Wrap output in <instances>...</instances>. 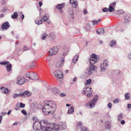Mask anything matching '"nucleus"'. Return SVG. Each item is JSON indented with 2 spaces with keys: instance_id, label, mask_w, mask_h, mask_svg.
I'll list each match as a JSON object with an SVG mask.
<instances>
[{
  "instance_id": "obj_1",
  "label": "nucleus",
  "mask_w": 131,
  "mask_h": 131,
  "mask_svg": "<svg viewBox=\"0 0 131 131\" xmlns=\"http://www.w3.org/2000/svg\"><path fill=\"white\" fill-rule=\"evenodd\" d=\"M56 104L53 101H48L46 102L42 109L44 115H48L49 113H53L56 109Z\"/></svg>"
},
{
  "instance_id": "obj_2",
  "label": "nucleus",
  "mask_w": 131,
  "mask_h": 131,
  "mask_svg": "<svg viewBox=\"0 0 131 131\" xmlns=\"http://www.w3.org/2000/svg\"><path fill=\"white\" fill-rule=\"evenodd\" d=\"M89 61L90 62V66L89 68L86 69L85 73L87 76H89L92 74L93 71H95L97 69V67L94 65L97 61V57L96 55L92 54L90 58L89 59Z\"/></svg>"
},
{
  "instance_id": "obj_3",
  "label": "nucleus",
  "mask_w": 131,
  "mask_h": 131,
  "mask_svg": "<svg viewBox=\"0 0 131 131\" xmlns=\"http://www.w3.org/2000/svg\"><path fill=\"white\" fill-rule=\"evenodd\" d=\"M63 123L61 122L58 125H55L54 123H52L49 122H47V124H45V126L42 127V131H51L53 129V130L57 131L59 129V126H61V124H62Z\"/></svg>"
},
{
  "instance_id": "obj_4",
  "label": "nucleus",
  "mask_w": 131,
  "mask_h": 131,
  "mask_svg": "<svg viewBox=\"0 0 131 131\" xmlns=\"http://www.w3.org/2000/svg\"><path fill=\"white\" fill-rule=\"evenodd\" d=\"M98 98L97 95L94 96L92 99L86 103L85 106L88 108H92L94 107Z\"/></svg>"
},
{
  "instance_id": "obj_5",
  "label": "nucleus",
  "mask_w": 131,
  "mask_h": 131,
  "mask_svg": "<svg viewBox=\"0 0 131 131\" xmlns=\"http://www.w3.org/2000/svg\"><path fill=\"white\" fill-rule=\"evenodd\" d=\"M45 124H47V122L45 123L44 122L41 123V122L39 121H36L33 123V129L35 130H38L41 129L42 131V127L44 126Z\"/></svg>"
},
{
  "instance_id": "obj_6",
  "label": "nucleus",
  "mask_w": 131,
  "mask_h": 131,
  "mask_svg": "<svg viewBox=\"0 0 131 131\" xmlns=\"http://www.w3.org/2000/svg\"><path fill=\"white\" fill-rule=\"evenodd\" d=\"M26 76L29 79L33 80H37L38 79L37 74L35 72L30 71L27 73Z\"/></svg>"
},
{
  "instance_id": "obj_7",
  "label": "nucleus",
  "mask_w": 131,
  "mask_h": 131,
  "mask_svg": "<svg viewBox=\"0 0 131 131\" xmlns=\"http://www.w3.org/2000/svg\"><path fill=\"white\" fill-rule=\"evenodd\" d=\"M25 80L24 77L19 76H18L16 80V83L19 85L23 84L25 82Z\"/></svg>"
},
{
  "instance_id": "obj_8",
  "label": "nucleus",
  "mask_w": 131,
  "mask_h": 131,
  "mask_svg": "<svg viewBox=\"0 0 131 131\" xmlns=\"http://www.w3.org/2000/svg\"><path fill=\"white\" fill-rule=\"evenodd\" d=\"M58 48L57 47H54L51 48L49 52V54L50 56L56 54L58 51Z\"/></svg>"
},
{
  "instance_id": "obj_9",
  "label": "nucleus",
  "mask_w": 131,
  "mask_h": 131,
  "mask_svg": "<svg viewBox=\"0 0 131 131\" xmlns=\"http://www.w3.org/2000/svg\"><path fill=\"white\" fill-rule=\"evenodd\" d=\"M108 65V63L107 61L106 60L104 61L103 63L101 64L100 66V68L101 70L104 71L107 68Z\"/></svg>"
},
{
  "instance_id": "obj_10",
  "label": "nucleus",
  "mask_w": 131,
  "mask_h": 131,
  "mask_svg": "<svg viewBox=\"0 0 131 131\" xmlns=\"http://www.w3.org/2000/svg\"><path fill=\"white\" fill-rule=\"evenodd\" d=\"M54 75L59 78L62 79L63 78V72L59 70H57L55 71L54 73Z\"/></svg>"
},
{
  "instance_id": "obj_11",
  "label": "nucleus",
  "mask_w": 131,
  "mask_h": 131,
  "mask_svg": "<svg viewBox=\"0 0 131 131\" xmlns=\"http://www.w3.org/2000/svg\"><path fill=\"white\" fill-rule=\"evenodd\" d=\"M10 25L8 21H6L3 23L1 25V28L3 31L7 30L10 27Z\"/></svg>"
},
{
  "instance_id": "obj_12",
  "label": "nucleus",
  "mask_w": 131,
  "mask_h": 131,
  "mask_svg": "<svg viewBox=\"0 0 131 131\" xmlns=\"http://www.w3.org/2000/svg\"><path fill=\"white\" fill-rule=\"evenodd\" d=\"M51 91L53 94L56 95H58L60 94V91L58 89L56 88H53L52 89Z\"/></svg>"
},
{
  "instance_id": "obj_13",
  "label": "nucleus",
  "mask_w": 131,
  "mask_h": 131,
  "mask_svg": "<svg viewBox=\"0 0 131 131\" xmlns=\"http://www.w3.org/2000/svg\"><path fill=\"white\" fill-rule=\"evenodd\" d=\"M130 15L129 14H126L124 17V20L125 23H128L130 21Z\"/></svg>"
},
{
  "instance_id": "obj_14",
  "label": "nucleus",
  "mask_w": 131,
  "mask_h": 131,
  "mask_svg": "<svg viewBox=\"0 0 131 131\" xmlns=\"http://www.w3.org/2000/svg\"><path fill=\"white\" fill-rule=\"evenodd\" d=\"M61 61L57 62L56 64V66L57 68H59L61 67L64 63V58H62L61 59Z\"/></svg>"
},
{
  "instance_id": "obj_15",
  "label": "nucleus",
  "mask_w": 131,
  "mask_h": 131,
  "mask_svg": "<svg viewBox=\"0 0 131 131\" xmlns=\"http://www.w3.org/2000/svg\"><path fill=\"white\" fill-rule=\"evenodd\" d=\"M77 0H70V3L72 4V7L74 8H76L77 6Z\"/></svg>"
},
{
  "instance_id": "obj_16",
  "label": "nucleus",
  "mask_w": 131,
  "mask_h": 131,
  "mask_svg": "<svg viewBox=\"0 0 131 131\" xmlns=\"http://www.w3.org/2000/svg\"><path fill=\"white\" fill-rule=\"evenodd\" d=\"M97 33L100 35H102L104 33V29L103 28H100L96 30Z\"/></svg>"
},
{
  "instance_id": "obj_17",
  "label": "nucleus",
  "mask_w": 131,
  "mask_h": 131,
  "mask_svg": "<svg viewBox=\"0 0 131 131\" xmlns=\"http://www.w3.org/2000/svg\"><path fill=\"white\" fill-rule=\"evenodd\" d=\"M31 93L29 92L25 91L22 93V97H24L26 96H29L31 95Z\"/></svg>"
},
{
  "instance_id": "obj_18",
  "label": "nucleus",
  "mask_w": 131,
  "mask_h": 131,
  "mask_svg": "<svg viewBox=\"0 0 131 131\" xmlns=\"http://www.w3.org/2000/svg\"><path fill=\"white\" fill-rule=\"evenodd\" d=\"M111 126V123L110 122L107 121L105 124V126L106 129H110Z\"/></svg>"
},
{
  "instance_id": "obj_19",
  "label": "nucleus",
  "mask_w": 131,
  "mask_h": 131,
  "mask_svg": "<svg viewBox=\"0 0 131 131\" xmlns=\"http://www.w3.org/2000/svg\"><path fill=\"white\" fill-rule=\"evenodd\" d=\"M73 12V9L72 8H70L69 10V14L70 15L71 18L72 19H73L74 18Z\"/></svg>"
},
{
  "instance_id": "obj_20",
  "label": "nucleus",
  "mask_w": 131,
  "mask_h": 131,
  "mask_svg": "<svg viewBox=\"0 0 131 131\" xmlns=\"http://www.w3.org/2000/svg\"><path fill=\"white\" fill-rule=\"evenodd\" d=\"M74 112V109L73 107L71 106L67 112V113L69 114H73Z\"/></svg>"
},
{
  "instance_id": "obj_21",
  "label": "nucleus",
  "mask_w": 131,
  "mask_h": 131,
  "mask_svg": "<svg viewBox=\"0 0 131 131\" xmlns=\"http://www.w3.org/2000/svg\"><path fill=\"white\" fill-rule=\"evenodd\" d=\"M117 117V121H120L123 118V114L122 113H121L118 115Z\"/></svg>"
},
{
  "instance_id": "obj_22",
  "label": "nucleus",
  "mask_w": 131,
  "mask_h": 131,
  "mask_svg": "<svg viewBox=\"0 0 131 131\" xmlns=\"http://www.w3.org/2000/svg\"><path fill=\"white\" fill-rule=\"evenodd\" d=\"M79 56L78 54H76L74 57L72 59V62L73 63H75L77 61Z\"/></svg>"
},
{
  "instance_id": "obj_23",
  "label": "nucleus",
  "mask_w": 131,
  "mask_h": 131,
  "mask_svg": "<svg viewBox=\"0 0 131 131\" xmlns=\"http://www.w3.org/2000/svg\"><path fill=\"white\" fill-rule=\"evenodd\" d=\"M1 90L4 93L6 94H8V89L5 88L4 87H2L1 88Z\"/></svg>"
},
{
  "instance_id": "obj_24",
  "label": "nucleus",
  "mask_w": 131,
  "mask_h": 131,
  "mask_svg": "<svg viewBox=\"0 0 131 131\" xmlns=\"http://www.w3.org/2000/svg\"><path fill=\"white\" fill-rule=\"evenodd\" d=\"M63 3L58 4L56 6V8L58 10H61L63 7Z\"/></svg>"
},
{
  "instance_id": "obj_25",
  "label": "nucleus",
  "mask_w": 131,
  "mask_h": 131,
  "mask_svg": "<svg viewBox=\"0 0 131 131\" xmlns=\"http://www.w3.org/2000/svg\"><path fill=\"white\" fill-rule=\"evenodd\" d=\"M50 38H52V40H54L56 38L55 34L52 32L50 33L49 34Z\"/></svg>"
},
{
  "instance_id": "obj_26",
  "label": "nucleus",
  "mask_w": 131,
  "mask_h": 131,
  "mask_svg": "<svg viewBox=\"0 0 131 131\" xmlns=\"http://www.w3.org/2000/svg\"><path fill=\"white\" fill-rule=\"evenodd\" d=\"M19 96H21L22 97V93L19 94L14 93L12 95V97L14 99H15Z\"/></svg>"
},
{
  "instance_id": "obj_27",
  "label": "nucleus",
  "mask_w": 131,
  "mask_h": 131,
  "mask_svg": "<svg viewBox=\"0 0 131 131\" xmlns=\"http://www.w3.org/2000/svg\"><path fill=\"white\" fill-rule=\"evenodd\" d=\"M18 15L17 12H15L12 15L11 17L13 19L16 18L18 16Z\"/></svg>"
},
{
  "instance_id": "obj_28",
  "label": "nucleus",
  "mask_w": 131,
  "mask_h": 131,
  "mask_svg": "<svg viewBox=\"0 0 131 131\" xmlns=\"http://www.w3.org/2000/svg\"><path fill=\"white\" fill-rule=\"evenodd\" d=\"M11 64L10 63H9L8 65H7L6 67V68L8 71H9L11 70Z\"/></svg>"
},
{
  "instance_id": "obj_29",
  "label": "nucleus",
  "mask_w": 131,
  "mask_h": 131,
  "mask_svg": "<svg viewBox=\"0 0 131 131\" xmlns=\"http://www.w3.org/2000/svg\"><path fill=\"white\" fill-rule=\"evenodd\" d=\"M108 11L110 12H112L114 9V7L111 6V5H109V8H108Z\"/></svg>"
},
{
  "instance_id": "obj_30",
  "label": "nucleus",
  "mask_w": 131,
  "mask_h": 131,
  "mask_svg": "<svg viewBox=\"0 0 131 131\" xmlns=\"http://www.w3.org/2000/svg\"><path fill=\"white\" fill-rule=\"evenodd\" d=\"M125 97L126 100H128L130 98V95L129 93H126L125 94Z\"/></svg>"
},
{
  "instance_id": "obj_31",
  "label": "nucleus",
  "mask_w": 131,
  "mask_h": 131,
  "mask_svg": "<svg viewBox=\"0 0 131 131\" xmlns=\"http://www.w3.org/2000/svg\"><path fill=\"white\" fill-rule=\"evenodd\" d=\"M47 36V35L46 33L45 32L43 33L41 36V38L42 39L44 40L46 37Z\"/></svg>"
},
{
  "instance_id": "obj_32",
  "label": "nucleus",
  "mask_w": 131,
  "mask_h": 131,
  "mask_svg": "<svg viewBox=\"0 0 131 131\" xmlns=\"http://www.w3.org/2000/svg\"><path fill=\"white\" fill-rule=\"evenodd\" d=\"M48 19L46 15H44L42 17L41 19L42 21H46Z\"/></svg>"
},
{
  "instance_id": "obj_33",
  "label": "nucleus",
  "mask_w": 131,
  "mask_h": 131,
  "mask_svg": "<svg viewBox=\"0 0 131 131\" xmlns=\"http://www.w3.org/2000/svg\"><path fill=\"white\" fill-rule=\"evenodd\" d=\"M80 128L81 130L83 131H88V129L87 127H84L83 126L81 127Z\"/></svg>"
},
{
  "instance_id": "obj_34",
  "label": "nucleus",
  "mask_w": 131,
  "mask_h": 131,
  "mask_svg": "<svg viewBox=\"0 0 131 131\" xmlns=\"http://www.w3.org/2000/svg\"><path fill=\"white\" fill-rule=\"evenodd\" d=\"M9 63V62L8 61H3L0 62V64L2 65H8Z\"/></svg>"
},
{
  "instance_id": "obj_35",
  "label": "nucleus",
  "mask_w": 131,
  "mask_h": 131,
  "mask_svg": "<svg viewBox=\"0 0 131 131\" xmlns=\"http://www.w3.org/2000/svg\"><path fill=\"white\" fill-rule=\"evenodd\" d=\"M116 44V41L115 40H113L112 41L110 45V46L111 47H112L113 46L115 45Z\"/></svg>"
},
{
  "instance_id": "obj_36",
  "label": "nucleus",
  "mask_w": 131,
  "mask_h": 131,
  "mask_svg": "<svg viewBox=\"0 0 131 131\" xmlns=\"http://www.w3.org/2000/svg\"><path fill=\"white\" fill-rule=\"evenodd\" d=\"M35 23L37 25H40L42 23V22L41 19L39 20H37L35 21Z\"/></svg>"
},
{
  "instance_id": "obj_37",
  "label": "nucleus",
  "mask_w": 131,
  "mask_h": 131,
  "mask_svg": "<svg viewBox=\"0 0 131 131\" xmlns=\"http://www.w3.org/2000/svg\"><path fill=\"white\" fill-rule=\"evenodd\" d=\"M86 81V82L85 83V85H88L90 84L91 83L92 81L91 79H89L88 80H87Z\"/></svg>"
},
{
  "instance_id": "obj_38",
  "label": "nucleus",
  "mask_w": 131,
  "mask_h": 131,
  "mask_svg": "<svg viewBox=\"0 0 131 131\" xmlns=\"http://www.w3.org/2000/svg\"><path fill=\"white\" fill-rule=\"evenodd\" d=\"M85 89H86V91L88 93H92V90L91 88L87 87L85 88Z\"/></svg>"
},
{
  "instance_id": "obj_39",
  "label": "nucleus",
  "mask_w": 131,
  "mask_h": 131,
  "mask_svg": "<svg viewBox=\"0 0 131 131\" xmlns=\"http://www.w3.org/2000/svg\"><path fill=\"white\" fill-rule=\"evenodd\" d=\"M90 28V25L88 24H86L85 25V28L87 30H89Z\"/></svg>"
},
{
  "instance_id": "obj_40",
  "label": "nucleus",
  "mask_w": 131,
  "mask_h": 131,
  "mask_svg": "<svg viewBox=\"0 0 131 131\" xmlns=\"http://www.w3.org/2000/svg\"><path fill=\"white\" fill-rule=\"evenodd\" d=\"M35 65L33 63H30L29 67L31 69H32L34 67Z\"/></svg>"
},
{
  "instance_id": "obj_41",
  "label": "nucleus",
  "mask_w": 131,
  "mask_h": 131,
  "mask_svg": "<svg viewBox=\"0 0 131 131\" xmlns=\"http://www.w3.org/2000/svg\"><path fill=\"white\" fill-rule=\"evenodd\" d=\"M25 105L21 102L20 103V107L21 108H23L25 107Z\"/></svg>"
},
{
  "instance_id": "obj_42",
  "label": "nucleus",
  "mask_w": 131,
  "mask_h": 131,
  "mask_svg": "<svg viewBox=\"0 0 131 131\" xmlns=\"http://www.w3.org/2000/svg\"><path fill=\"white\" fill-rule=\"evenodd\" d=\"M21 112L25 115H26L27 114V112L26 111L24 110H22L21 111Z\"/></svg>"
},
{
  "instance_id": "obj_43",
  "label": "nucleus",
  "mask_w": 131,
  "mask_h": 131,
  "mask_svg": "<svg viewBox=\"0 0 131 131\" xmlns=\"http://www.w3.org/2000/svg\"><path fill=\"white\" fill-rule=\"evenodd\" d=\"M102 10L104 12H106L107 11H108V8L106 7L103 8L102 9Z\"/></svg>"
},
{
  "instance_id": "obj_44",
  "label": "nucleus",
  "mask_w": 131,
  "mask_h": 131,
  "mask_svg": "<svg viewBox=\"0 0 131 131\" xmlns=\"http://www.w3.org/2000/svg\"><path fill=\"white\" fill-rule=\"evenodd\" d=\"M7 8L6 7H3L2 10V12H5L7 10Z\"/></svg>"
},
{
  "instance_id": "obj_45",
  "label": "nucleus",
  "mask_w": 131,
  "mask_h": 131,
  "mask_svg": "<svg viewBox=\"0 0 131 131\" xmlns=\"http://www.w3.org/2000/svg\"><path fill=\"white\" fill-rule=\"evenodd\" d=\"M112 104L111 102L107 104V106L109 108H111L112 107Z\"/></svg>"
},
{
  "instance_id": "obj_46",
  "label": "nucleus",
  "mask_w": 131,
  "mask_h": 131,
  "mask_svg": "<svg viewBox=\"0 0 131 131\" xmlns=\"http://www.w3.org/2000/svg\"><path fill=\"white\" fill-rule=\"evenodd\" d=\"M119 99H116L114 100V103H117L119 102Z\"/></svg>"
},
{
  "instance_id": "obj_47",
  "label": "nucleus",
  "mask_w": 131,
  "mask_h": 131,
  "mask_svg": "<svg viewBox=\"0 0 131 131\" xmlns=\"http://www.w3.org/2000/svg\"><path fill=\"white\" fill-rule=\"evenodd\" d=\"M127 57L129 60L131 59V53H129L128 54Z\"/></svg>"
},
{
  "instance_id": "obj_48",
  "label": "nucleus",
  "mask_w": 131,
  "mask_h": 131,
  "mask_svg": "<svg viewBox=\"0 0 131 131\" xmlns=\"http://www.w3.org/2000/svg\"><path fill=\"white\" fill-rule=\"evenodd\" d=\"M116 5V3L115 2H114L113 3L111 4L110 5H111V6L115 7Z\"/></svg>"
},
{
  "instance_id": "obj_49",
  "label": "nucleus",
  "mask_w": 131,
  "mask_h": 131,
  "mask_svg": "<svg viewBox=\"0 0 131 131\" xmlns=\"http://www.w3.org/2000/svg\"><path fill=\"white\" fill-rule=\"evenodd\" d=\"M29 48L28 47H26L25 46H24L23 47V49L24 51H26L29 50Z\"/></svg>"
},
{
  "instance_id": "obj_50",
  "label": "nucleus",
  "mask_w": 131,
  "mask_h": 131,
  "mask_svg": "<svg viewBox=\"0 0 131 131\" xmlns=\"http://www.w3.org/2000/svg\"><path fill=\"white\" fill-rule=\"evenodd\" d=\"M92 22L94 25H96L98 23L97 21H95L94 20H93V21Z\"/></svg>"
},
{
  "instance_id": "obj_51",
  "label": "nucleus",
  "mask_w": 131,
  "mask_h": 131,
  "mask_svg": "<svg viewBox=\"0 0 131 131\" xmlns=\"http://www.w3.org/2000/svg\"><path fill=\"white\" fill-rule=\"evenodd\" d=\"M92 96V93H89L87 95V96L88 97H90L91 96Z\"/></svg>"
},
{
  "instance_id": "obj_52",
  "label": "nucleus",
  "mask_w": 131,
  "mask_h": 131,
  "mask_svg": "<svg viewBox=\"0 0 131 131\" xmlns=\"http://www.w3.org/2000/svg\"><path fill=\"white\" fill-rule=\"evenodd\" d=\"M60 96L61 97H63L66 96L65 93H62L60 94Z\"/></svg>"
},
{
  "instance_id": "obj_53",
  "label": "nucleus",
  "mask_w": 131,
  "mask_h": 131,
  "mask_svg": "<svg viewBox=\"0 0 131 131\" xmlns=\"http://www.w3.org/2000/svg\"><path fill=\"white\" fill-rule=\"evenodd\" d=\"M127 107L128 109H131V104H127Z\"/></svg>"
},
{
  "instance_id": "obj_54",
  "label": "nucleus",
  "mask_w": 131,
  "mask_h": 131,
  "mask_svg": "<svg viewBox=\"0 0 131 131\" xmlns=\"http://www.w3.org/2000/svg\"><path fill=\"white\" fill-rule=\"evenodd\" d=\"M32 119L34 121H35V122L37 121V118L36 117H34L32 118Z\"/></svg>"
},
{
  "instance_id": "obj_55",
  "label": "nucleus",
  "mask_w": 131,
  "mask_h": 131,
  "mask_svg": "<svg viewBox=\"0 0 131 131\" xmlns=\"http://www.w3.org/2000/svg\"><path fill=\"white\" fill-rule=\"evenodd\" d=\"M61 125V126H62V128H63V129L64 130L66 129V127L65 125H63V124H62V125Z\"/></svg>"
},
{
  "instance_id": "obj_56",
  "label": "nucleus",
  "mask_w": 131,
  "mask_h": 131,
  "mask_svg": "<svg viewBox=\"0 0 131 131\" xmlns=\"http://www.w3.org/2000/svg\"><path fill=\"white\" fill-rule=\"evenodd\" d=\"M6 2V1L5 0H2L1 2V3L2 4H4Z\"/></svg>"
},
{
  "instance_id": "obj_57",
  "label": "nucleus",
  "mask_w": 131,
  "mask_h": 131,
  "mask_svg": "<svg viewBox=\"0 0 131 131\" xmlns=\"http://www.w3.org/2000/svg\"><path fill=\"white\" fill-rule=\"evenodd\" d=\"M125 122L124 120L121 121V123L122 125L124 124H125Z\"/></svg>"
},
{
  "instance_id": "obj_58",
  "label": "nucleus",
  "mask_w": 131,
  "mask_h": 131,
  "mask_svg": "<svg viewBox=\"0 0 131 131\" xmlns=\"http://www.w3.org/2000/svg\"><path fill=\"white\" fill-rule=\"evenodd\" d=\"M82 123L81 122H79L78 123H77V126H81L82 125Z\"/></svg>"
},
{
  "instance_id": "obj_59",
  "label": "nucleus",
  "mask_w": 131,
  "mask_h": 131,
  "mask_svg": "<svg viewBox=\"0 0 131 131\" xmlns=\"http://www.w3.org/2000/svg\"><path fill=\"white\" fill-rule=\"evenodd\" d=\"M118 12L119 13L121 14L123 13L124 12L123 10H119L118 11Z\"/></svg>"
},
{
  "instance_id": "obj_60",
  "label": "nucleus",
  "mask_w": 131,
  "mask_h": 131,
  "mask_svg": "<svg viewBox=\"0 0 131 131\" xmlns=\"http://www.w3.org/2000/svg\"><path fill=\"white\" fill-rule=\"evenodd\" d=\"M83 13L84 14H86L87 13V11L86 9H84L83 10Z\"/></svg>"
},
{
  "instance_id": "obj_61",
  "label": "nucleus",
  "mask_w": 131,
  "mask_h": 131,
  "mask_svg": "<svg viewBox=\"0 0 131 131\" xmlns=\"http://www.w3.org/2000/svg\"><path fill=\"white\" fill-rule=\"evenodd\" d=\"M24 17V15H22L21 16L20 18L22 20H23Z\"/></svg>"
},
{
  "instance_id": "obj_62",
  "label": "nucleus",
  "mask_w": 131,
  "mask_h": 131,
  "mask_svg": "<svg viewBox=\"0 0 131 131\" xmlns=\"http://www.w3.org/2000/svg\"><path fill=\"white\" fill-rule=\"evenodd\" d=\"M68 54V52H64L63 54V55L64 56H65L66 55Z\"/></svg>"
},
{
  "instance_id": "obj_63",
  "label": "nucleus",
  "mask_w": 131,
  "mask_h": 131,
  "mask_svg": "<svg viewBox=\"0 0 131 131\" xmlns=\"http://www.w3.org/2000/svg\"><path fill=\"white\" fill-rule=\"evenodd\" d=\"M86 93V91L85 90H83L82 92V93L83 94H84Z\"/></svg>"
},
{
  "instance_id": "obj_64",
  "label": "nucleus",
  "mask_w": 131,
  "mask_h": 131,
  "mask_svg": "<svg viewBox=\"0 0 131 131\" xmlns=\"http://www.w3.org/2000/svg\"><path fill=\"white\" fill-rule=\"evenodd\" d=\"M19 107H18L16 105L15 107V109L16 110H17L19 109Z\"/></svg>"
}]
</instances>
